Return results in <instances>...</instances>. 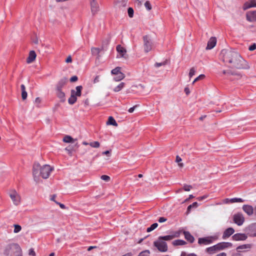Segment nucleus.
<instances>
[{
	"mask_svg": "<svg viewBox=\"0 0 256 256\" xmlns=\"http://www.w3.org/2000/svg\"><path fill=\"white\" fill-rule=\"evenodd\" d=\"M216 239L214 236H208L202 238H199L198 242L200 244L207 245L212 242L213 240Z\"/></svg>",
	"mask_w": 256,
	"mask_h": 256,
	"instance_id": "7",
	"label": "nucleus"
},
{
	"mask_svg": "<svg viewBox=\"0 0 256 256\" xmlns=\"http://www.w3.org/2000/svg\"><path fill=\"white\" fill-rule=\"evenodd\" d=\"M186 244V242L181 240H177L173 241L172 244L174 246H182Z\"/></svg>",
	"mask_w": 256,
	"mask_h": 256,
	"instance_id": "29",
	"label": "nucleus"
},
{
	"mask_svg": "<svg viewBox=\"0 0 256 256\" xmlns=\"http://www.w3.org/2000/svg\"><path fill=\"white\" fill-rule=\"evenodd\" d=\"M158 224L157 223L153 224H152L150 226V227H149L147 228V230H146L147 232H149L152 231L155 228H156L158 227Z\"/></svg>",
	"mask_w": 256,
	"mask_h": 256,
	"instance_id": "33",
	"label": "nucleus"
},
{
	"mask_svg": "<svg viewBox=\"0 0 256 256\" xmlns=\"http://www.w3.org/2000/svg\"><path fill=\"white\" fill-rule=\"evenodd\" d=\"M198 202H194L192 204H190V206H188L187 210L189 212L191 208H196L198 207Z\"/></svg>",
	"mask_w": 256,
	"mask_h": 256,
	"instance_id": "36",
	"label": "nucleus"
},
{
	"mask_svg": "<svg viewBox=\"0 0 256 256\" xmlns=\"http://www.w3.org/2000/svg\"><path fill=\"white\" fill-rule=\"evenodd\" d=\"M179 236L178 232H174V234L164 236H160L158 240L154 242V246L156 247L160 252H166L168 250V247L166 241H170L174 238Z\"/></svg>",
	"mask_w": 256,
	"mask_h": 256,
	"instance_id": "2",
	"label": "nucleus"
},
{
	"mask_svg": "<svg viewBox=\"0 0 256 256\" xmlns=\"http://www.w3.org/2000/svg\"><path fill=\"white\" fill-rule=\"evenodd\" d=\"M124 86L125 84L123 82H122L118 86L115 87L113 90L115 92H118L124 88Z\"/></svg>",
	"mask_w": 256,
	"mask_h": 256,
	"instance_id": "27",
	"label": "nucleus"
},
{
	"mask_svg": "<svg viewBox=\"0 0 256 256\" xmlns=\"http://www.w3.org/2000/svg\"><path fill=\"white\" fill-rule=\"evenodd\" d=\"M216 44V39L215 37H212L210 38L208 42V44L206 48V50H211L213 48Z\"/></svg>",
	"mask_w": 256,
	"mask_h": 256,
	"instance_id": "13",
	"label": "nucleus"
},
{
	"mask_svg": "<svg viewBox=\"0 0 256 256\" xmlns=\"http://www.w3.org/2000/svg\"><path fill=\"white\" fill-rule=\"evenodd\" d=\"M231 245L232 244L229 242H221L216 244V246L218 250H221Z\"/></svg>",
	"mask_w": 256,
	"mask_h": 256,
	"instance_id": "23",
	"label": "nucleus"
},
{
	"mask_svg": "<svg viewBox=\"0 0 256 256\" xmlns=\"http://www.w3.org/2000/svg\"><path fill=\"white\" fill-rule=\"evenodd\" d=\"M150 251L148 250H145L142 252L138 256H150Z\"/></svg>",
	"mask_w": 256,
	"mask_h": 256,
	"instance_id": "39",
	"label": "nucleus"
},
{
	"mask_svg": "<svg viewBox=\"0 0 256 256\" xmlns=\"http://www.w3.org/2000/svg\"><path fill=\"white\" fill-rule=\"evenodd\" d=\"M180 256H196V255L195 254H186L184 252H182Z\"/></svg>",
	"mask_w": 256,
	"mask_h": 256,
	"instance_id": "49",
	"label": "nucleus"
},
{
	"mask_svg": "<svg viewBox=\"0 0 256 256\" xmlns=\"http://www.w3.org/2000/svg\"><path fill=\"white\" fill-rule=\"evenodd\" d=\"M243 210L248 215L252 216L254 213V208L252 206L248 204H244L242 206Z\"/></svg>",
	"mask_w": 256,
	"mask_h": 256,
	"instance_id": "14",
	"label": "nucleus"
},
{
	"mask_svg": "<svg viewBox=\"0 0 256 256\" xmlns=\"http://www.w3.org/2000/svg\"><path fill=\"white\" fill-rule=\"evenodd\" d=\"M56 204H58L62 208H65V206L64 204H60V203H58V202H55Z\"/></svg>",
	"mask_w": 256,
	"mask_h": 256,
	"instance_id": "61",
	"label": "nucleus"
},
{
	"mask_svg": "<svg viewBox=\"0 0 256 256\" xmlns=\"http://www.w3.org/2000/svg\"><path fill=\"white\" fill-rule=\"evenodd\" d=\"M234 232V230L232 228H229L226 229L222 235V238L226 239L227 238L230 237L231 235H232Z\"/></svg>",
	"mask_w": 256,
	"mask_h": 256,
	"instance_id": "18",
	"label": "nucleus"
},
{
	"mask_svg": "<svg viewBox=\"0 0 256 256\" xmlns=\"http://www.w3.org/2000/svg\"><path fill=\"white\" fill-rule=\"evenodd\" d=\"M63 141L66 143H70V142H74V139L69 136H65L63 138Z\"/></svg>",
	"mask_w": 256,
	"mask_h": 256,
	"instance_id": "28",
	"label": "nucleus"
},
{
	"mask_svg": "<svg viewBox=\"0 0 256 256\" xmlns=\"http://www.w3.org/2000/svg\"><path fill=\"white\" fill-rule=\"evenodd\" d=\"M40 165L38 163H35L33 166L32 173L34 178L38 177L40 174Z\"/></svg>",
	"mask_w": 256,
	"mask_h": 256,
	"instance_id": "15",
	"label": "nucleus"
},
{
	"mask_svg": "<svg viewBox=\"0 0 256 256\" xmlns=\"http://www.w3.org/2000/svg\"><path fill=\"white\" fill-rule=\"evenodd\" d=\"M89 145L92 148H98L100 146V144L99 142H98L97 141H95V142H90L89 144Z\"/></svg>",
	"mask_w": 256,
	"mask_h": 256,
	"instance_id": "35",
	"label": "nucleus"
},
{
	"mask_svg": "<svg viewBox=\"0 0 256 256\" xmlns=\"http://www.w3.org/2000/svg\"><path fill=\"white\" fill-rule=\"evenodd\" d=\"M53 168L48 164H45L40 168V174L44 178H47Z\"/></svg>",
	"mask_w": 256,
	"mask_h": 256,
	"instance_id": "5",
	"label": "nucleus"
},
{
	"mask_svg": "<svg viewBox=\"0 0 256 256\" xmlns=\"http://www.w3.org/2000/svg\"><path fill=\"white\" fill-rule=\"evenodd\" d=\"M128 14L130 18L133 17L134 10H133L132 8H129L128 10Z\"/></svg>",
	"mask_w": 256,
	"mask_h": 256,
	"instance_id": "41",
	"label": "nucleus"
},
{
	"mask_svg": "<svg viewBox=\"0 0 256 256\" xmlns=\"http://www.w3.org/2000/svg\"><path fill=\"white\" fill-rule=\"evenodd\" d=\"M136 107V106H134L133 107H132V108H130L128 109V112H130V113L133 112L134 111Z\"/></svg>",
	"mask_w": 256,
	"mask_h": 256,
	"instance_id": "57",
	"label": "nucleus"
},
{
	"mask_svg": "<svg viewBox=\"0 0 256 256\" xmlns=\"http://www.w3.org/2000/svg\"><path fill=\"white\" fill-rule=\"evenodd\" d=\"M20 88H21L22 92L26 91V88H25V86H24V84H22L20 86Z\"/></svg>",
	"mask_w": 256,
	"mask_h": 256,
	"instance_id": "60",
	"label": "nucleus"
},
{
	"mask_svg": "<svg viewBox=\"0 0 256 256\" xmlns=\"http://www.w3.org/2000/svg\"><path fill=\"white\" fill-rule=\"evenodd\" d=\"M256 49V44H253L251 46H250L248 48V50L250 51H253Z\"/></svg>",
	"mask_w": 256,
	"mask_h": 256,
	"instance_id": "46",
	"label": "nucleus"
},
{
	"mask_svg": "<svg viewBox=\"0 0 256 256\" xmlns=\"http://www.w3.org/2000/svg\"><path fill=\"white\" fill-rule=\"evenodd\" d=\"M77 98L73 95H70V98L68 100V102L70 104H73L76 101Z\"/></svg>",
	"mask_w": 256,
	"mask_h": 256,
	"instance_id": "31",
	"label": "nucleus"
},
{
	"mask_svg": "<svg viewBox=\"0 0 256 256\" xmlns=\"http://www.w3.org/2000/svg\"><path fill=\"white\" fill-rule=\"evenodd\" d=\"M67 80L66 78H63L59 80L56 86V90H62V88L64 86Z\"/></svg>",
	"mask_w": 256,
	"mask_h": 256,
	"instance_id": "20",
	"label": "nucleus"
},
{
	"mask_svg": "<svg viewBox=\"0 0 256 256\" xmlns=\"http://www.w3.org/2000/svg\"><path fill=\"white\" fill-rule=\"evenodd\" d=\"M216 256H226V254L225 252H222L217 254Z\"/></svg>",
	"mask_w": 256,
	"mask_h": 256,
	"instance_id": "63",
	"label": "nucleus"
},
{
	"mask_svg": "<svg viewBox=\"0 0 256 256\" xmlns=\"http://www.w3.org/2000/svg\"><path fill=\"white\" fill-rule=\"evenodd\" d=\"M82 88V86H78L76 88V90H71V95L75 97L80 96H81V92Z\"/></svg>",
	"mask_w": 256,
	"mask_h": 256,
	"instance_id": "17",
	"label": "nucleus"
},
{
	"mask_svg": "<svg viewBox=\"0 0 256 256\" xmlns=\"http://www.w3.org/2000/svg\"><path fill=\"white\" fill-rule=\"evenodd\" d=\"M125 76L122 72H119L118 74L116 75L114 79L116 82H118L124 78Z\"/></svg>",
	"mask_w": 256,
	"mask_h": 256,
	"instance_id": "25",
	"label": "nucleus"
},
{
	"mask_svg": "<svg viewBox=\"0 0 256 256\" xmlns=\"http://www.w3.org/2000/svg\"><path fill=\"white\" fill-rule=\"evenodd\" d=\"M116 50L118 52L117 57L124 58H128L126 50L120 45H118L116 46Z\"/></svg>",
	"mask_w": 256,
	"mask_h": 256,
	"instance_id": "8",
	"label": "nucleus"
},
{
	"mask_svg": "<svg viewBox=\"0 0 256 256\" xmlns=\"http://www.w3.org/2000/svg\"><path fill=\"white\" fill-rule=\"evenodd\" d=\"M14 233H18L22 230V228L20 225L14 224Z\"/></svg>",
	"mask_w": 256,
	"mask_h": 256,
	"instance_id": "40",
	"label": "nucleus"
},
{
	"mask_svg": "<svg viewBox=\"0 0 256 256\" xmlns=\"http://www.w3.org/2000/svg\"><path fill=\"white\" fill-rule=\"evenodd\" d=\"M72 62V57L70 56H69L66 59V63H70V62Z\"/></svg>",
	"mask_w": 256,
	"mask_h": 256,
	"instance_id": "54",
	"label": "nucleus"
},
{
	"mask_svg": "<svg viewBox=\"0 0 256 256\" xmlns=\"http://www.w3.org/2000/svg\"><path fill=\"white\" fill-rule=\"evenodd\" d=\"M36 54L34 51L31 50L29 53V56L26 60V62L28 64L32 62L36 58Z\"/></svg>",
	"mask_w": 256,
	"mask_h": 256,
	"instance_id": "19",
	"label": "nucleus"
},
{
	"mask_svg": "<svg viewBox=\"0 0 256 256\" xmlns=\"http://www.w3.org/2000/svg\"><path fill=\"white\" fill-rule=\"evenodd\" d=\"M56 94L60 100V101L64 102L66 100L65 94L60 90H56Z\"/></svg>",
	"mask_w": 256,
	"mask_h": 256,
	"instance_id": "21",
	"label": "nucleus"
},
{
	"mask_svg": "<svg viewBox=\"0 0 256 256\" xmlns=\"http://www.w3.org/2000/svg\"><path fill=\"white\" fill-rule=\"evenodd\" d=\"M11 248L14 251V256H22V250L18 244H12Z\"/></svg>",
	"mask_w": 256,
	"mask_h": 256,
	"instance_id": "9",
	"label": "nucleus"
},
{
	"mask_svg": "<svg viewBox=\"0 0 256 256\" xmlns=\"http://www.w3.org/2000/svg\"><path fill=\"white\" fill-rule=\"evenodd\" d=\"M250 248V245L249 244L240 245L236 248V251L238 252H242V250L249 249Z\"/></svg>",
	"mask_w": 256,
	"mask_h": 256,
	"instance_id": "24",
	"label": "nucleus"
},
{
	"mask_svg": "<svg viewBox=\"0 0 256 256\" xmlns=\"http://www.w3.org/2000/svg\"><path fill=\"white\" fill-rule=\"evenodd\" d=\"M8 195L14 204L18 206L20 204L21 202V197L20 194L15 190H10L8 192Z\"/></svg>",
	"mask_w": 256,
	"mask_h": 256,
	"instance_id": "3",
	"label": "nucleus"
},
{
	"mask_svg": "<svg viewBox=\"0 0 256 256\" xmlns=\"http://www.w3.org/2000/svg\"><path fill=\"white\" fill-rule=\"evenodd\" d=\"M216 250H218L217 249L216 245H214V246L210 247V248H206V251L210 253H214Z\"/></svg>",
	"mask_w": 256,
	"mask_h": 256,
	"instance_id": "32",
	"label": "nucleus"
},
{
	"mask_svg": "<svg viewBox=\"0 0 256 256\" xmlns=\"http://www.w3.org/2000/svg\"><path fill=\"white\" fill-rule=\"evenodd\" d=\"M77 80H78V77H77L76 76H72V77L70 78V82H76Z\"/></svg>",
	"mask_w": 256,
	"mask_h": 256,
	"instance_id": "52",
	"label": "nucleus"
},
{
	"mask_svg": "<svg viewBox=\"0 0 256 256\" xmlns=\"http://www.w3.org/2000/svg\"><path fill=\"white\" fill-rule=\"evenodd\" d=\"M98 82H99V76H96L94 80V82L96 83Z\"/></svg>",
	"mask_w": 256,
	"mask_h": 256,
	"instance_id": "62",
	"label": "nucleus"
},
{
	"mask_svg": "<svg viewBox=\"0 0 256 256\" xmlns=\"http://www.w3.org/2000/svg\"><path fill=\"white\" fill-rule=\"evenodd\" d=\"M166 220H167V219L166 218H165L164 217H160L159 218L158 221L159 222L162 223V222H166Z\"/></svg>",
	"mask_w": 256,
	"mask_h": 256,
	"instance_id": "51",
	"label": "nucleus"
},
{
	"mask_svg": "<svg viewBox=\"0 0 256 256\" xmlns=\"http://www.w3.org/2000/svg\"><path fill=\"white\" fill-rule=\"evenodd\" d=\"M132 256V252H128V253H126L124 255H122V256Z\"/></svg>",
	"mask_w": 256,
	"mask_h": 256,
	"instance_id": "64",
	"label": "nucleus"
},
{
	"mask_svg": "<svg viewBox=\"0 0 256 256\" xmlns=\"http://www.w3.org/2000/svg\"><path fill=\"white\" fill-rule=\"evenodd\" d=\"M27 96H28V94H27V92L26 91L22 92V100H26L27 98Z\"/></svg>",
	"mask_w": 256,
	"mask_h": 256,
	"instance_id": "48",
	"label": "nucleus"
},
{
	"mask_svg": "<svg viewBox=\"0 0 256 256\" xmlns=\"http://www.w3.org/2000/svg\"><path fill=\"white\" fill-rule=\"evenodd\" d=\"M232 256H243L241 254L240 252H238L236 251V252H234L232 254Z\"/></svg>",
	"mask_w": 256,
	"mask_h": 256,
	"instance_id": "55",
	"label": "nucleus"
},
{
	"mask_svg": "<svg viewBox=\"0 0 256 256\" xmlns=\"http://www.w3.org/2000/svg\"><path fill=\"white\" fill-rule=\"evenodd\" d=\"M144 50L146 52H148L152 50V42L151 38L148 36L143 37Z\"/></svg>",
	"mask_w": 256,
	"mask_h": 256,
	"instance_id": "4",
	"label": "nucleus"
},
{
	"mask_svg": "<svg viewBox=\"0 0 256 256\" xmlns=\"http://www.w3.org/2000/svg\"><path fill=\"white\" fill-rule=\"evenodd\" d=\"M233 220L235 224L240 226L244 224V218L242 214L238 213L234 215Z\"/></svg>",
	"mask_w": 256,
	"mask_h": 256,
	"instance_id": "6",
	"label": "nucleus"
},
{
	"mask_svg": "<svg viewBox=\"0 0 256 256\" xmlns=\"http://www.w3.org/2000/svg\"><path fill=\"white\" fill-rule=\"evenodd\" d=\"M232 238L233 240L236 241L244 240L247 238L248 236L245 234L238 233L234 234Z\"/></svg>",
	"mask_w": 256,
	"mask_h": 256,
	"instance_id": "11",
	"label": "nucleus"
},
{
	"mask_svg": "<svg viewBox=\"0 0 256 256\" xmlns=\"http://www.w3.org/2000/svg\"><path fill=\"white\" fill-rule=\"evenodd\" d=\"M208 198V196L207 195H204L202 196H200V197H198L197 198V199L198 200H202L206 198Z\"/></svg>",
	"mask_w": 256,
	"mask_h": 256,
	"instance_id": "56",
	"label": "nucleus"
},
{
	"mask_svg": "<svg viewBox=\"0 0 256 256\" xmlns=\"http://www.w3.org/2000/svg\"><path fill=\"white\" fill-rule=\"evenodd\" d=\"M90 4L91 6V12L92 14L94 15L98 11V5L96 0H90Z\"/></svg>",
	"mask_w": 256,
	"mask_h": 256,
	"instance_id": "10",
	"label": "nucleus"
},
{
	"mask_svg": "<svg viewBox=\"0 0 256 256\" xmlns=\"http://www.w3.org/2000/svg\"><path fill=\"white\" fill-rule=\"evenodd\" d=\"M196 72V69L194 68H192L190 69V72H189L190 78H192L195 74Z\"/></svg>",
	"mask_w": 256,
	"mask_h": 256,
	"instance_id": "38",
	"label": "nucleus"
},
{
	"mask_svg": "<svg viewBox=\"0 0 256 256\" xmlns=\"http://www.w3.org/2000/svg\"><path fill=\"white\" fill-rule=\"evenodd\" d=\"M120 72V67H116L115 68L112 70L111 71L112 74H114L115 76L118 74L119 72Z\"/></svg>",
	"mask_w": 256,
	"mask_h": 256,
	"instance_id": "34",
	"label": "nucleus"
},
{
	"mask_svg": "<svg viewBox=\"0 0 256 256\" xmlns=\"http://www.w3.org/2000/svg\"><path fill=\"white\" fill-rule=\"evenodd\" d=\"M184 92H186V95H188L190 93V89L188 88H184Z\"/></svg>",
	"mask_w": 256,
	"mask_h": 256,
	"instance_id": "58",
	"label": "nucleus"
},
{
	"mask_svg": "<svg viewBox=\"0 0 256 256\" xmlns=\"http://www.w3.org/2000/svg\"><path fill=\"white\" fill-rule=\"evenodd\" d=\"M106 124L108 125H112L114 126H118V124H117L116 120L112 116H110L108 118V120L106 122Z\"/></svg>",
	"mask_w": 256,
	"mask_h": 256,
	"instance_id": "26",
	"label": "nucleus"
},
{
	"mask_svg": "<svg viewBox=\"0 0 256 256\" xmlns=\"http://www.w3.org/2000/svg\"><path fill=\"white\" fill-rule=\"evenodd\" d=\"M101 178L106 182H108L110 180V176L106 175H102L101 176Z\"/></svg>",
	"mask_w": 256,
	"mask_h": 256,
	"instance_id": "44",
	"label": "nucleus"
},
{
	"mask_svg": "<svg viewBox=\"0 0 256 256\" xmlns=\"http://www.w3.org/2000/svg\"><path fill=\"white\" fill-rule=\"evenodd\" d=\"M246 20L248 22L256 21V11H250L246 14Z\"/></svg>",
	"mask_w": 256,
	"mask_h": 256,
	"instance_id": "12",
	"label": "nucleus"
},
{
	"mask_svg": "<svg viewBox=\"0 0 256 256\" xmlns=\"http://www.w3.org/2000/svg\"><path fill=\"white\" fill-rule=\"evenodd\" d=\"M256 7V0H250L249 2H246L243 6V8L244 10H246L248 8H251Z\"/></svg>",
	"mask_w": 256,
	"mask_h": 256,
	"instance_id": "16",
	"label": "nucleus"
},
{
	"mask_svg": "<svg viewBox=\"0 0 256 256\" xmlns=\"http://www.w3.org/2000/svg\"><path fill=\"white\" fill-rule=\"evenodd\" d=\"M28 254L30 256H36V252L34 251V248H31L28 250Z\"/></svg>",
	"mask_w": 256,
	"mask_h": 256,
	"instance_id": "43",
	"label": "nucleus"
},
{
	"mask_svg": "<svg viewBox=\"0 0 256 256\" xmlns=\"http://www.w3.org/2000/svg\"><path fill=\"white\" fill-rule=\"evenodd\" d=\"M166 64V62H156L154 64V66L156 68H158L160 66H164Z\"/></svg>",
	"mask_w": 256,
	"mask_h": 256,
	"instance_id": "45",
	"label": "nucleus"
},
{
	"mask_svg": "<svg viewBox=\"0 0 256 256\" xmlns=\"http://www.w3.org/2000/svg\"><path fill=\"white\" fill-rule=\"evenodd\" d=\"M204 77L205 76L204 74H202L195 78V81H198L200 80H202L204 78Z\"/></svg>",
	"mask_w": 256,
	"mask_h": 256,
	"instance_id": "50",
	"label": "nucleus"
},
{
	"mask_svg": "<svg viewBox=\"0 0 256 256\" xmlns=\"http://www.w3.org/2000/svg\"><path fill=\"white\" fill-rule=\"evenodd\" d=\"M182 161V158L178 156L176 157V162H179Z\"/></svg>",
	"mask_w": 256,
	"mask_h": 256,
	"instance_id": "59",
	"label": "nucleus"
},
{
	"mask_svg": "<svg viewBox=\"0 0 256 256\" xmlns=\"http://www.w3.org/2000/svg\"><path fill=\"white\" fill-rule=\"evenodd\" d=\"M92 54L94 55H97L100 53V49L98 48H93L91 49Z\"/></svg>",
	"mask_w": 256,
	"mask_h": 256,
	"instance_id": "37",
	"label": "nucleus"
},
{
	"mask_svg": "<svg viewBox=\"0 0 256 256\" xmlns=\"http://www.w3.org/2000/svg\"><path fill=\"white\" fill-rule=\"evenodd\" d=\"M230 203H234V202H244V200L241 198H230Z\"/></svg>",
	"mask_w": 256,
	"mask_h": 256,
	"instance_id": "30",
	"label": "nucleus"
},
{
	"mask_svg": "<svg viewBox=\"0 0 256 256\" xmlns=\"http://www.w3.org/2000/svg\"><path fill=\"white\" fill-rule=\"evenodd\" d=\"M184 234L185 238L190 243H192L194 242V236L188 232H184Z\"/></svg>",
	"mask_w": 256,
	"mask_h": 256,
	"instance_id": "22",
	"label": "nucleus"
},
{
	"mask_svg": "<svg viewBox=\"0 0 256 256\" xmlns=\"http://www.w3.org/2000/svg\"><path fill=\"white\" fill-rule=\"evenodd\" d=\"M192 188V187L190 185H184V189L185 191L188 192L191 190Z\"/></svg>",
	"mask_w": 256,
	"mask_h": 256,
	"instance_id": "47",
	"label": "nucleus"
},
{
	"mask_svg": "<svg viewBox=\"0 0 256 256\" xmlns=\"http://www.w3.org/2000/svg\"><path fill=\"white\" fill-rule=\"evenodd\" d=\"M144 6L148 10H150L152 9L151 4L148 1L144 3Z\"/></svg>",
	"mask_w": 256,
	"mask_h": 256,
	"instance_id": "42",
	"label": "nucleus"
},
{
	"mask_svg": "<svg viewBox=\"0 0 256 256\" xmlns=\"http://www.w3.org/2000/svg\"><path fill=\"white\" fill-rule=\"evenodd\" d=\"M41 102V99L40 98H36L35 100V104L38 105Z\"/></svg>",
	"mask_w": 256,
	"mask_h": 256,
	"instance_id": "53",
	"label": "nucleus"
},
{
	"mask_svg": "<svg viewBox=\"0 0 256 256\" xmlns=\"http://www.w3.org/2000/svg\"><path fill=\"white\" fill-rule=\"evenodd\" d=\"M220 58L225 63L231 64L232 68H246V62L237 52L229 50L224 49L220 54Z\"/></svg>",
	"mask_w": 256,
	"mask_h": 256,
	"instance_id": "1",
	"label": "nucleus"
}]
</instances>
